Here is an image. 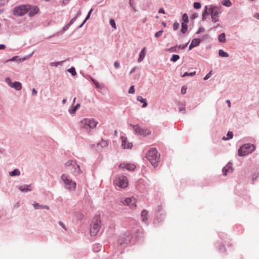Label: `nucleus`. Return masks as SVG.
<instances>
[{"label": "nucleus", "mask_w": 259, "mask_h": 259, "mask_svg": "<svg viewBox=\"0 0 259 259\" xmlns=\"http://www.w3.org/2000/svg\"><path fill=\"white\" fill-rule=\"evenodd\" d=\"M158 13H162V14H165V11H164V10L163 8L160 9L159 10V11H158Z\"/></svg>", "instance_id": "51"}, {"label": "nucleus", "mask_w": 259, "mask_h": 259, "mask_svg": "<svg viewBox=\"0 0 259 259\" xmlns=\"http://www.w3.org/2000/svg\"><path fill=\"white\" fill-rule=\"evenodd\" d=\"M101 227V220L99 217L94 218L91 226V234L92 236H95L100 230Z\"/></svg>", "instance_id": "7"}, {"label": "nucleus", "mask_w": 259, "mask_h": 259, "mask_svg": "<svg viewBox=\"0 0 259 259\" xmlns=\"http://www.w3.org/2000/svg\"><path fill=\"white\" fill-rule=\"evenodd\" d=\"M70 25H69V24H68L67 25H66V26H65L63 28V31H65L66 30H67L69 28V27L70 26Z\"/></svg>", "instance_id": "52"}, {"label": "nucleus", "mask_w": 259, "mask_h": 259, "mask_svg": "<svg viewBox=\"0 0 259 259\" xmlns=\"http://www.w3.org/2000/svg\"><path fill=\"white\" fill-rule=\"evenodd\" d=\"M196 74V72L195 71H194L193 72H191V73H188V72H185L182 75V77H185L187 76H194V75H195Z\"/></svg>", "instance_id": "30"}, {"label": "nucleus", "mask_w": 259, "mask_h": 259, "mask_svg": "<svg viewBox=\"0 0 259 259\" xmlns=\"http://www.w3.org/2000/svg\"><path fill=\"white\" fill-rule=\"evenodd\" d=\"M28 8L27 13H28L29 16H33L37 13L38 11V8L36 6H31L30 5H27Z\"/></svg>", "instance_id": "12"}, {"label": "nucleus", "mask_w": 259, "mask_h": 259, "mask_svg": "<svg viewBox=\"0 0 259 259\" xmlns=\"http://www.w3.org/2000/svg\"><path fill=\"white\" fill-rule=\"evenodd\" d=\"M233 135L232 132H228V134H227V136L228 137V138L227 139V138H223V139L227 140V139H232L233 137Z\"/></svg>", "instance_id": "38"}, {"label": "nucleus", "mask_w": 259, "mask_h": 259, "mask_svg": "<svg viewBox=\"0 0 259 259\" xmlns=\"http://www.w3.org/2000/svg\"><path fill=\"white\" fill-rule=\"evenodd\" d=\"M137 100L143 104L142 105L143 108L147 107V103L146 99H143L141 96H138L137 97Z\"/></svg>", "instance_id": "18"}, {"label": "nucleus", "mask_w": 259, "mask_h": 259, "mask_svg": "<svg viewBox=\"0 0 259 259\" xmlns=\"http://www.w3.org/2000/svg\"><path fill=\"white\" fill-rule=\"evenodd\" d=\"M6 82H7L9 84V85H10V84H13V83H11V80H10V79L9 78H6Z\"/></svg>", "instance_id": "54"}, {"label": "nucleus", "mask_w": 259, "mask_h": 259, "mask_svg": "<svg viewBox=\"0 0 259 259\" xmlns=\"http://www.w3.org/2000/svg\"><path fill=\"white\" fill-rule=\"evenodd\" d=\"M146 158L154 167L157 166L160 160V154L155 148H151L147 152Z\"/></svg>", "instance_id": "1"}, {"label": "nucleus", "mask_w": 259, "mask_h": 259, "mask_svg": "<svg viewBox=\"0 0 259 259\" xmlns=\"http://www.w3.org/2000/svg\"><path fill=\"white\" fill-rule=\"evenodd\" d=\"M200 41L198 39H194L192 40L190 45L189 47V49H192V48L197 47L200 43Z\"/></svg>", "instance_id": "17"}, {"label": "nucleus", "mask_w": 259, "mask_h": 259, "mask_svg": "<svg viewBox=\"0 0 259 259\" xmlns=\"http://www.w3.org/2000/svg\"><path fill=\"white\" fill-rule=\"evenodd\" d=\"M205 30V29L203 27H200L199 29L196 32L197 34H199L200 33L203 32Z\"/></svg>", "instance_id": "42"}, {"label": "nucleus", "mask_w": 259, "mask_h": 259, "mask_svg": "<svg viewBox=\"0 0 259 259\" xmlns=\"http://www.w3.org/2000/svg\"><path fill=\"white\" fill-rule=\"evenodd\" d=\"M209 11L210 12L211 20L213 23L218 22L219 16L222 13L221 7L218 6L209 5Z\"/></svg>", "instance_id": "3"}, {"label": "nucleus", "mask_w": 259, "mask_h": 259, "mask_svg": "<svg viewBox=\"0 0 259 259\" xmlns=\"http://www.w3.org/2000/svg\"><path fill=\"white\" fill-rule=\"evenodd\" d=\"M134 93H135L134 86L132 85L130 87V88L128 90V93L129 94H134Z\"/></svg>", "instance_id": "39"}, {"label": "nucleus", "mask_w": 259, "mask_h": 259, "mask_svg": "<svg viewBox=\"0 0 259 259\" xmlns=\"http://www.w3.org/2000/svg\"><path fill=\"white\" fill-rule=\"evenodd\" d=\"M206 16H202V20L203 21H205L206 20Z\"/></svg>", "instance_id": "58"}, {"label": "nucleus", "mask_w": 259, "mask_h": 259, "mask_svg": "<svg viewBox=\"0 0 259 259\" xmlns=\"http://www.w3.org/2000/svg\"><path fill=\"white\" fill-rule=\"evenodd\" d=\"M114 65L115 68H118L119 67V63L116 61L114 62Z\"/></svg>", "instance_id": "50"}, {"label": "nucleus", "mask_w": 259, "mask_h": 259, "mask_svg": "<svg viewBox=\"0 0 259 259\" xmlns=\"http://www.w3.org/2000/svg\"><path fill=\"white\" fill-rule=\"evenodd\" d=\"M253 17L255 19L259 20V13H257V12L254 13L253 15Z\"/></svg>", "instance_id": "44"}, {"label": "nucleus", "mask_w": 259, "mask_h": 259, "mask_svg": "<svg viewBox=\"0 0 259 259\" xmlns=\"http://www.w3.org/2000/svg\"><path fill=\"white\" fill-rule=\"evenodd\" d=\"M59 64V62H52L50 64V65L51 66H57Z\"/></svg>", "instance_id": "49"}, {"label": "nucleus", "mask_w": 259, "mask_h": 259, "mask_svg": "<svg viewBox=\"0 0 259 259\" xmlns=\"http://www.w3.org/2000/svg\"><path fill=\"white\" fill-rule=\"evenodd\" d=\"M77 109L73 107L72 109L69 110V112L70 114H74L76 112Z\"/></svg>", "instance_id": "43"}, {"label": "nucleus", "mask_w": 259, "mask_h": 259, "mask_svg": "<svg viewBox=\"0 0 259 259\" xmlns=\"http://www.w3.org/2000/svg\"><path fill=\"white\" fill-rule=\"evenodd\" d=\"M32 94L33 96H35L37 94V92L35 90V89H32Z\"/></svg>", "instance_id": "53"}, {"label": "nucleus", "mask_w": 259, "mask_h": 259, "mask_svg": "<svg viewBox=\"0 0 259 259\" xmlns=\"http://www.w3.org/2000/svg\"><path fill=\"white\" fill-rule=\"evenodd\" d=\"M6 46L4 45L0 44V49H5Z\"/></svg>", "instance_id": "57"}, {"label": "nucleus", "mask_w": 259, "mask_h": 259, "mask_svg": "<svg viewBox=\"0 0 259 259\" xmlns=\"http://www.w3.org/2000/svg\"><path fill=\"white\" fill-rule=\"evenodd\" d=\"M219 56L222 57H227L228 56V54L224 52L223 50H220L219 52Z\"/></svg>", "instance_id": "27"}, {"label": "nucleus", "mask_w": 259, "mask_h": 259, "mask_svg": "<svg viewBox=\"0 0 259 259\" xmlns=\"http://www.w3.org/2000/svg\"><path fill=\"white\" fill-rule=\"evenodd\" d=\"M222 4L223 5L228 7L231 6L232 4L230 0H223Z\"/></svg>", "instance_id": "25"}, {"label": "nucleus", "mask_w": 259, "mask_h": 259, "mask_svg": "<svg viewBox=\"0 0 259 259\" xmlns=\"http://www.w3.org/2000/svg\"><path fill=\"white\" fill-rule=\"evenodd\" d=\"M80 107V104L78 103L75 106H74V107L77 110V109H78Z\"/></svg>", "instance_id": "55"}, {"label": "nucleus", "mask_w": 259, "mask_h": 259, "mask_svg": "<svg viewBox=\"0 0 259 259\" xmlns=\"http://www.w3.org/2000/svg\"><path fill=\"white\" fill-rule=\"evenodd\" d=\"M33 206L35 209H44V207H42V205H41L39 203L36 202H34L33 204Z\"/></svg>", "instance_id": "29"}, {"label": "nucleus", "mask_w": 259, "mask_h": 259, "mask_svg": "<svg viewBox=\"0 0 259 259\" xmlns=\"http://www.w3.org/2000/svg\"><path fill=\"white\" fill-rule=\"evenodd\" d=\"M121 202L123 205H127L132 209L135 208L137 207V200L134 197L125 198L121 200Z\"/></svg>", "instance_id": "9"}, {"label": "nucleus", "mask_w": 259, "mask_h": 259, "mask_svg": "<svg viewBox=\"0 0 259 259\" xmlns=\"http://www.w3.org/2000/svg\"><path fill=\"white\" fill-rule=\"evenodd\" d=\"M179 58H180V57H179V55H173L170 60L172 61H173V62H176Z\"/></svg>", "instance_id": "32"}, {"label": "nucleus", "mask_w": 259, "mask_h": 259, "mask_svg": "<svg viewBox=\"0 0 259 259\" xmlns=\"http://www.w3.org/2000/svg\"><path fill=\"white\" fill-rule=\"evenodd\" d=\"M209 11V6H206L205 7L204 10L203 12L202 16H208L209 15V12H210Z\"/></svg>", "instance_id": "28"}, {"label": "nucleus", "mask_w": 259, "mask_h": 259, "mask_svg": "<svg viewBox=\"0 0 259 259\" xmlns=\"http://www.w3.org/2000/svg\"><path fill=\"white\" fill-rule=\"evenodd\" d=\"M20 175V172L19 169H15L13 171L10 172V176H19Z\"/></svg>", "instance_id": "22"}, {"label": "nucleus", "mask_w": 259, "mask_h": 259, "mask_svg": "<svg viewBox=\"0 0 259 259\" xmlns=\"http://www.w3.org/2000/svg\"><path fill=\"white\" fill-rule=\"evenodd\" d=\"M83 25H84V24H83V22H82L81 24H80V25L78 27V28H80L82 27Z\"/></svg>", "instance_id": "62"}, {"label": "nucleus", "mask_w": 259, "mask_h": 259, "mask_svg": "<svg viewBox=\"0 0 259 259\" xmlns=\"http://www.w3.org/2000/svg\"><path fill=\"white\" fill-rule=\"evenodd\" d=\"M182 20L183 21L182 23H188L189 19L187 14L185 13L183 15Z\"/></svg>", "instance_id": "26"}, {"label": "nucleus", "mask_w": 259, "mask_h": 259, "mask_svg": "<svg viewBox=\"0 0 259 259\" xmlns=\"http://www.w3.org/2000/svg\"><path fill=\"white\" fill-rule=\"evenodd\" d=\"M226 40L225 34L224 33H221L219 36V41L220 42H224Z\"/></svg>", "instance_id": "24"}, {"label": "nucleus", "mask_w": 259, "mask_h": 259, "mask_svg": "<svg viewBox=\"0 0 259 259\" xmlns=\"http://www.w3.org/2000/svg\"><path fill=\"white\" fill-rule=\"evenodd\" d=\"M133 128L136 133L140 136H146L151 133V131L148 128H142L138 125L133 126Z\"/></svg>", "instance_id": "10"}, {"label": "nucleus", "mask_w": 259, "mask_h": 259, "mask_svg": "<svg viewBox=\"0 0 259 259\" xmlns=\"http://www.w3.org/2000/svg\"><path fill=\"white\" fill-rule=\"evenodd\" d=\"M80 14H81V11H78L75 16H77V17L78 16L80 15Z\"/></svg>", "instance_id": "60"}, {"label": "nucleus", "mask_w": 259, "mask_h": 259, "mask_svg": "<svg viewBox=\"0 0 259 259\" xmlns=\"http://www.w3.org/2000/svg\"><path fill=\"white\" fill-rule=\"evenodd\" d=\"M148 212L146 210H143L141 212V216L143 221L146 222L147 220V215Z\"/></svg>", "instance_id": "20"}, {"label": "nucleus", "mask_w": 259, "mask_h": 259, "mask_svg": "<svg viewBox=\"0 0 259 259\" xmlns=\"http://www.w3.org/2000/svg\"><path fill=\"white\" fill-rule=\"evenodd\" d=\"M136 69V67H134V68H133L132 69V70H131V71L130 72V74H131V73H132L133 72H134L135 71Z\"/></svg>", "instance_id": "59"}, {"label": "nucleus", "mask_w": 259, "mask_h": 259, "mask_svg": "<svg viewBox=\"0 0 259 259\" xmlns=\"http://www.w3.org/2000/svg\"><path fill=\"white\" fill-rule=\"evenodd\" d=\"M194 8L196 9H199L201 8V4L199 2H195L193 5Z\"/></svg>", "instance_id": "33"}, {"label": "nucleus", "mask_w": 259, "mask_h": 259, "mask_svg": "<svg viewBox=\"0 0 259 259\" xmlns=\"http://www.w3.org/2000/svg\"><path fill=\"white\" fill-rule=\"evenodd\" d=\"M28 8L27 5H22L16 7L14 10V14L17 16H23L27 13Z\"/></svg>", "instance_id": "11"}, {"label": "nucleus", "mask_w": 259, "mask_h": 259, "mask_svg": "<svg viewBox=\"0 0 259 259\" xmlns=\"http://www.w3.org/2000/svg\"><path fill=\"white\" fill-rule=\"evenodd\" d=\"M163 32V31L162 30H160V31H157L155 34V36L156 37H158L160 36L161 35L162 33Z\"/></svg>", "instance_id": "41"}, {"label": "nucleus", "mask_w": 259, "mask_h": 259, "mask_svg": "<svg viewBox=\"0 0 259 259\" xmlns=\"http://www.w3.org/2000/svg\"><path fill=\"white\" fill-rule=\"evenodd\" d=\"M92 11H93V9H92L90 10V11L89 12L86 18L85 19V20L83 22V24H84L85 23V22L87 21V20L90 18L91 14L92 12Z\"/></svg>", "instance_id": "37"}, {"label": "nucleus", "mask_w": 259, "mask_h": 259, "mask_svg": "<svg viewBox=\"0 0 259 259\" xmlns=\"http://www.w3.org/2000/svg\"><path fill=\"white\" fill-rule=\"evenodd\" d=\"M94 82L97 88H101V85L97 81L94 80Z\"/></svg>", "instance_id": "47"}, {"label": "nucleus", "mask_w": 259, "mask_h": 259, "mask_svg": "<svg viewBox=\"0 0 259 259\" xmlns=\"http://www.w3.org/2000/svg\"><path fill=\"white\" fill-rule=\"evenodd\" d=\"M113 184L120 188L124 189L128 186V181L125 176H121L116 178L114 180Z\"/></svg>", "instance_id": "8"}, {"label": "nucleus", "mask_w": 259, "mask_h": 259, "mask_svg": "<svg viewBox=\"0 0 259 259\" xmlns=\"http://www.w3.org/2000/svg\"><path fill=\"white\" fill-rule=\"evenodd\" d=\"M59 225L62 227L65 230H67V229L66 227L65 226L64 224L62 222H59Z\"/></svg>", "instance_id": "48"}, {"label": "nucleus", "mask_w": 259, "mask_h": 259, "mask_svg": "<svg viewBox=\"0 0 259 259\" xmlns=\"http://www.w3.org/2000/svg\"><path fill=\"white\" fill-rule=\"evenodd\" d=\"M9 2V0H0V7L4 6Z\"/></svg>", "instance_id": "34"}, {"label": "nucleus", "mask_w": 259, "mask_h": 259, "mask_svg": "<svg viewBox=\"0 0 259 259\" xmlns=\"http://www.w3.org/2000/svg\"><path fill=\"white\" fill-rule=\"evenodd\" d=\"M63 182L65 188L70 191H74L76 189V183L72 181L70 177L66 174H63L61 177Z\"/></svg>", "instance_id": "4"}, {"label": "nucleus", "mask_w": 259, "mask_h": 259, "mask_svg": "<svg viewBox=\"0 0 259 259\" xmlns=\"http://www.w3.org/2000/svg\"><path fill=\"white\" fill-rule=\"evenodd\" d=\"M211 71H210L207 74H206L205 77H204V80H207L211 76Z\"/></svg>", "instance_id": "45"}, {"label": "nucleus", "mask_w": 259, "mask_h": 259, "mask_svg": "<svg viewBox=\"0 0 259 259\" xmlns=\"http://www.w3.org/2000/svg\"><path fill=\"white\" fill-rule=\"evenodd\" d=\"M121 139L122 140V146L124 149L127 148L130 149L133 147V144L132 143L128 142L126 138L124 137H121Z\"/></svg>", "instance_id": "13"}, {"label": "nucleus", "mask_w": 259, "mask_h": 259, "mask_svg": "<svg viewBox=\"0 0 259 259\" xmlns=\"http://www.w3.org/2000/svg\"><path fill=\"white\" fill-rule=\"evenodd\" d=\"M119 167L121 168H125L126 169L132 171L136 168L135 164L130 163H121L119 165Z\"/></svg>", "instance_id": "14"}, {"label": "nucleus", "mask_w": 259, "mask_h": 259, "mask_svg": "<svg viewBox=\"0 0 259 259\" xmlns=\"http://www.w3.org/2000/svg\"><path fill=\"white\" fill-rule=\"evenodd\" d=\"M30 186L24 185L21 186L19 187V189L22 192H26L28 191H31V189L29 188Z\"/></svg>", "instance_id": "19"}, {"label": "nucleus", "mask_w": 259, "mask_h": 259, "mask_svg": "<svg viewBox=\"0 0 259 259\" xmlns=\"http://www.w3.org/2000/svg\"><path fill=\"white\" fill-rule=\"evenodd\" d=\"M66 169L74 176L78 175L82 172L80 166L75 161L67 160L64 164Z\"/></svg>", "instance_id": "2"}, {"label": "nucleus", "mask_w": 259, "mask_h": 259, "mask_svg": "<svg viewBox=\"0 0 259 259\" xmlns=\"http://www.w3.org/2000/svg\"><path fill=\"white\" fill-rule=\"evenodd\" d=\"M10 86L12 88H15L16 90L19 91L21 89L22 85L20 82H14L12 84H10Z\"/></svg>", "instance_id": "16"}, {"label": "nucleus", "mask_w": 259, "mask_h": 259, "mask_svg": "<svg viewBox=\"0 0 259 259\" xmlns=\"http://www.w3.org/2000/svg\"><path fill=\"white\" fill-rule=\"evenodd\" d=\"M79 124L80 127L86 130H90L96 127L98 122L94 119L85 118L81 120Z\"/></svg>", "instance_id": "5"}, {"label": "nucleus", "mask_w": 259, "mask_h": 259, "mask_svg": "<svg viewBox=\"0 0 259 259\" xmlns=\"http://www.w3.org/2000/svg\"><path fill=\"white\" fill-rule=\"evenodd\" d=\"M226 102L228 103L229 107H230V106H231V102H230V100H227L226 101Z\"/></svg>", "instance_id": "56"}, {"label": "nucleus", "mask_w": 259, "mask_h": 259, "mask_svg": "<svg viewBox=\"0 0 259 259\" xmlns=\"http://www.w3.org/2000/svg\"><path fill=\"white\" fill-rule=\"evenodd\" d=\"M110 24L111 25V26H112V27L114 28H116V24H115V21L111 19L110 20Z\"/></svg>", "instance_id": "35"}, {"label": "nucleus", "mask_w": 259, "mask_h": 259, "mask_svg": "<svg viewBox=\"0 0 259 259\" xmlns=\"http://www.w3.org/2000/svg\"><path fill=\"white\" fill-rule=\"evenodd\" d=\"M174 30H177L179 27V24L178 22H175L172 26Z\"/></svg>", "instance_id": "36"}, {"label": "nucleus", "mask_w": 259, "mask_h": 259, "mask_svg": "<svg viewBox=\"0 0 259 259\" xmlns=\"http://www.w3.org/2000/svg\"><path fill=\"white\" fill-rule=\"evenodd\" d=\"M255 146L253 144H245L238 149V153L240 156H244L251 153L255 150Z\"/></svg>", "instance_id": "6"}, {"label": "nucleus", "mask_w": 259, "mask_h": 259, "mask_svg": "<svg viewBox=\"0 0 259 259\" xmlns=\"http://www.w3.org/2000/svg\"><path fill=\"white\" fill-rule=\"evenodd\" d=\"M42 207H44V208H46L47 209H49V207L47 205H42Z\"/></svg>", "instance_id": "61"}, {"label": "nucleus", "mask_w": 259, "mask_h": 259, "mask_svg": "<svg viewBox=\"0 0 259 259\" xmlns=\"http://www.w3.org/2000/svg\"><path fill=\"white\" fill-rule=\"evenodd\" d=\"M67 71L70 72L73 76H75L76 74L75 68L74 67H71L70 69H68Z\"/></svg>", "instance_id": "31"}, {"label": "nucleus", "mask_w": 259, "mask_h": 259, "mask_svg": "<svg viewBox=\"0 0 259 259\" xmlns=\"http://www.w3.org/2000/svg\"><path fill=\"white\" fill-rule=\"evenodd\" d=\"M66 102V100L65 99H63V100H62V103H63V104H65Z\"/></svg>", "instance_id": "63"}, {"label": "nucleus", "mask_w": 259, "mask_h": 259, "mask_svg": "<svg viewBox=\"0 0 259 259\" xmlns=\"http://www.w3.org/2000/svg\"><path fill=\"white\" fill-rule=\"evenodd\" d=\"M233 171L232 166L230 164H227L223 169L224 175L226 176L228 173H231Z\"/></svg>", "instance_id": "15"}, {"label": "nucleus", "mask_w": 259, "mask_h": 259, "mask_svg": "<svg viewBox=\"0 0 259 259\" xmlns=\"http://www.w3.org/2000/svg\"><path fill=\"white\" fill-rule=\"evenodd\" d=\"M145 54H146V53H145V50H142V51L141 52V53L140 54V56L138 60V61L139 62H141L144 59V58L145 56Z\"/></svg>", "instance_id": "21"}, {"label": "nucleus", "mask_w": 259, "mask_h": 259, "mask_svg": "<svg viewBox=\"0 0 259 259\" xmlns=\"http://www.w3.org/2000/svg\"><path fill=\"white\" fill-rule=\"evenodd\" d=\"M187 92V88L185 86H183L181 89V93L182 94H185Z\"/></svg>", "instance_id": "40"}, {"label": "nucleus", "mask_w": 259, "mask_h": 259, "mask_svg": "<svg viewBox=\"0 0 259 259\" xmlns=\"http://www.w3.org/2000/svg\"><path fill=\"white\" fill-rule=\"evenodd\" d=\"M77 18V16H74L70 21V22L68 23L69 25H72L74 22L75 21L76 19Z\"/></svg>", "instance_id": "46"}, {"label": "nucleus", "mask_w": 259, "mask_h": 259, "mask_svg": "<svg viewBox=\"0 0 259 259\" xmlns=\"http://www.w3.org/2000/svg\"><path fill=\"white\" fill-rule=\"evenodd\" d=\"M188 29L187 23H182L181 31L183 33H185Z\"/></svg>", "instance_id": "23"}, {"label": "nucleus", "mask_w": 259, "mask_h": 259, "mask_svg": "<svg viewBox=\"0 0 259 259\" xmlns=\"http://www.w3.org/2000/svg\"><path fill=\"white\" fill-rule=\"evenodd\" d=\"M187 46V44H186L185 46H183L182 47V49H184L185 47H186Z\"/></svg>", "instance_id": "64"}]
</instances>
